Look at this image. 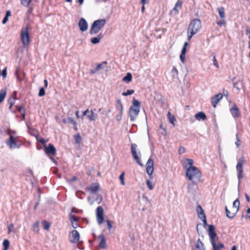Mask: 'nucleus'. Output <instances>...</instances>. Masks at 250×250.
<instances>
[{
	"mask_svg": "<svg viewBox=\"0 0 250 250\" xmlns=\"http://www.w3.org/2000/svg\"><path fill=\"white\" fill-rule=\"evenodd\" d=\"M187 168L186 175L188 180L191 181L194 185H197L201 181L202 172L197 167H188L185 166Z\"/></svg>",
	"mask_w": 250,
	"mask_h": 250,
	"instance_id": "1",
	"label": "nucleus"
},
{
	"mask_svg": "<svg viewBox=\"0 0 250 250\" xmlns=\"http://www.w3.org/2000/svg\"><path fill=\"white\" fill-rule=\"evenodd\" d=\"M141 108V103L135 97L132 99V104L129 109V116L131 121L133 122L138 116Z\"/></svg>",
	"mask_w": 250,
	"mask_h": 250,
	"instance_id": "2",
	"label": "nucleus"
},
{
	"mask_svg": "<svg viewBox=\"0 0 250 250\" xmlns=\"http://www.w3.org/2000/svg\"><path fill=\"white\" fill-rule=\"evenodd\" d=\"M106 23L105 19H99L93 21L91 25L89 33L90 35L96 34L99 32Z\"/></svg>",
	"mask_w": 250,
	"mask_h": 250,
	"instance_id": "3",
	"label": "nucleus"
},
{
	"mask_svg": "<svg viewBox=\"0 0 250 250\" xmlns=\"http://www.w3.org/2000/svg\"><path fill=\"white\" fill-rule=\"evenodd\" d=\"M6 144L10 148H19L24 145V143L20 140H16L12 135H10L9 138L5 142Z\"/></svg>",
	"mask_w": 250,
	"mask_h": 250,
	"instance_id": "4",
	"label": "nucleus"
},
{
	"mask_svg": "<svg viewBox=\"0 0 250 250\" xmlns=\"http://www.w3.org/2000/svg\"><path fill=\"white\" fill-rule=\"evenodd\" d=\"M245 159L243 156L241 157L237 161L236 166L237 172V178L238 179V188L240 184V180L243 178V165L245 163Z\"/></svg>",
	"mask_w": 250,
	"mask_h": 250,
	"instance_id": "5",
	"label": "nucleus"
},
{
	"mask_svg": "<svg viewBox=\"0 0 250 250\" xmlns=\"http://www.w3.org/2000/svg\"><path fill=\"white\" fill-rule=\"evenodd\" d=\"M201 28V21L200 20L195 19L190 21L188 28V30L196 34L200 31Z\"/></svg>",
	"mask_w": 250,
	"mask_h": 250,
	"instance_id": "6",
	"label": "nucleus"
},
{
	"mask_svg": "<svg viewBox=\"0 0 250 250\" xmlns=\"http://www.w3.org/2000/svg\"><path fill=\"white\" fill-rule=\"evenodd\" d=\"M21 39L23 45H28L30 42V35L28 31V27L26 26L25 28L22 27L21 29Z\"/></svg>",
	"mask_w": 250,
	"mask_h": 250,
	"instance_id": "7",
	"label": "nucleus"
},
{
	"mask_svg": "<svg viewBox=\"0 0 250 250\" xmlns=\"http://www.w3.org/2000/svg\"><path fill=\"white\" fill-rule=\"evenodd\" d=\"M137 145L136 144H132L131 146V152L133 158L136 161V163L140 166L143 167V164L142 163L140 157L141 152L139 151L138 153L137 152L136 148Z\"/></svg>",
	"mask_w": 250,
	"mask_h": 250,
	"instance_id": "8",
	"label": "nucleus"
},
{
	"mask_svg": "<svg viewBox=\"0 0 250 250\" xmlns=\"http://www.w3.org/2000/svg\"><path fill=\"white\" fill-rule=\"evenodd\" d=\"M146 171L147 174L149 175L150 179L153 178L152 174L154 171V161L149 157L146 164Z\"/></svg>",
	"mask_w": 250,
	"mask_h": 250,
	"instance_id": "9",
	"label": "nucleus"
},
{
	"mask_svg": "<svg viewBox=\"0 0 250 250\" xmlns=\"http://www.w3.org/2000/svg\"><path fill=\"white\" fill-rule=\"evenodd\" d=\"M44 151L46 155L48 156H55L57 153L56 148L52 144H49L44 146Z\"/></svg>",
	"mask_w": 250,
	"mask_h": 250,
	"instance_id": "10",
	"label": "nucleus"
},
{
	"mask_svg": "<svg viewBox=\"0 0 250 250\" xmlns=\"http://www.w3.org/2000/svg\"><path fill=\"white\" fill-rule=\"evenodd\" d=\"M217 235H209L210 241L213 247L214 250H220L221 249L224 248V246L222 243H216V241L218 240Z\"/></svg>",
	"mask_w": 250,
	"mask_h": 250,
	"instance_id": "11",
	"label": "nucleus"
},
{
	"mask_svg": "<svg viewBox=\"0 0 250 250\" xmlns=\"http://www.w3.org/2000/svg\"><path fill=\"white\" fill-rule=\"evenodd\" d=\"M104 211L103 208L101 206L98 207L96 209V214L97 221L99 225H101L104 221Z\"/></svg>",
	"mask_w": 250,
	"mask_h": 250,
	"instance_id": "12",
	"label": "nucleus"
},
{
	"mask_svg": "<svg viewBox=\"0 0 250 250\" xmlns=\"http://www.w3.org/2000/svg\"><path fill=\"white\" fill-rule=\"evenodd\" d=\"M196 211L198 213V217L202 220L204 225H207L206 216L201 206L198 204L197 206Z\"/></svg>",
	"mask_w": 250,
	"mask_h": 250,
	"instance_id": "13",
	"label": "nucleus"
},
{
	"mask_svg": "<svg viewBox=\"0 0 250 250\" xmlns=\"http://www.w3.org/2000/svg\"><path fill=\"white\" fill-rule=\"evenodd\" d=\"M100 189V185L97 182L93 183L86 188V190L91 194H96Z\"/></svg>",
	"mask_w": 250,
	"mask_h": 250,
	"instance_id": "14",
	"label": "nucleus"
},
{
	"mask_svg": "<svg viewBox=\"0 0 250 250\" xmlns=\"http://www.w3.org/2000/svg\"><path fill=\"white\" fill-rule=\"evenodd\" d=\"M231 116L235 119L239 118L241 116V112L235 104H234L229 109Z\"/></svg>",
	"mask_w": 250,
	"mask_h": 250,
	"instance_id": "15",
	"label": "nucleus"
},
{
	"mask_svg": "<svg viewBox=\"0 0 250 250\" xmlns=\"http://www.w3.org/2000/svg\"><path fill=\"white\" fill-rule=\"evenodd\" d=\"M78 26L80 29V30L81 32L86 31L88 29V23L87 21L83 18H82L79 20L78 22Z\"/></svg>",
	"mask_w": 250,
	"mask_h": 250,
	"instance_id": "16",
	"label": "nucleus"
},
{
	"mask_svg": "<svg viewBox=\"0 0 250 250\" xmlns=\"http://www.w3.org/2000/svg\"><path fill=\"white\" fill-rule=\"evenodd\" d=\"M223 98V94L219 93L215 95L211 98V104L213 107H216V104L219 102V101Z\"/></svg>",
	"mask_w": 250,
	"mask_h": 250,
	"instance_id": "17",
	"label": "nucleus"
},
{
	"mask_svg": "<svg viewBox=\"0 0 250 250\" xmlns=\"http://www.w3.org/2000/svg\"><path fill=\"white\" fill-rule=\"evenodd\" d=\"M80 235H69V240L73 243H77L78 245L83 243V241L80 240Z\"/></svg>",
	"mask_w": 250,
	"mask_h": 250,
	"instance_id": "18",
	"label": "nucleus"
},
{
	"mask_svg": "<svg viewBox=\"0 0 250 250\" xmlns=\"http://www.w3.org/2000/svg\"><path fill=\"white\" fill-rule=\"evenodd\" d=\"M192 250H205L204 245L200 239H198L195 243L194 247Z\"/></svg>",
	"mask_w": 250,
	"mask_h": 250,
	"instance_id": "19",
	"label": "nucleus"
},
{
	"mask_svg": "<svg viewBox=\"0 0 250 250\" xmlns=\"http://www.w3.org/2000/svg\"><path fill=\"white\" fill-rule=\"evenodd\" d=\"M104 36L102 33H100L97 36L92 38L90 39V42L93 44H98L100 42L101 39L103 38Z\"/></svg>",
	"mask_w": 250,
	"mask_h": 250,
	"instance_id": "20",
	"label": "nucleus"
},
{
	"mask_svg": "<svg viewBox=\"0 0 250 250\" xmlns=\"http://www.w3.org/2000/svg\"><path fill=\"white\" fill-rule=\"evenodd\" d=\"M98 239L100 240L99 247L103 249H106L107 247L106 239L104 235H99Z\"/></svg>",
	"mask_w": 250,
	"mask_h": 250,
	"instance_id": "21",
	"label": "nucleus"
},
{
	"mask_svg": "<svg viewBox=\"0 0 250 250\" xmlns=\"http://www.w3.org/2000/svg\"><path fill=\"white\" fill-rule=\"evenodd\" d=\"M195 118L198 121H204L207 119V116L203 111L198 112L195 115Z\"/></svg>",
	"mask_w": 250,
	"mask_h": 250,
	"instance_id": "22",
	"label": "nucleus"
},
{
	"mask_svg": "<svg viewBox=\"0 0 250 250\" xmlns=\"http://www.w3.org/2000/svg\"><path fill=\"white\" fill-rule=\"evenodd\" d=\"M182 4L183 1L182 0H178L171 10V12H173L175 14H177L179 11L178 8H181Z\"/></svg>",
	"mask_w": 250,
	"mask_h": 250,
	"instance_id": "23",
	"label": "nucleus"
},
{
	"mask_svg": "<svg viewBox=\"0 0 250 250\" xmlns=\"http://www.w3.org/2000/svg\"><path fill=\"white\" fill-rule=\"evenodd\" d=\"M14 74L16 76L17 80L20 82H21L23 81L24 78L25 77V73L24 72H22L21 73L22 76L21 77L20 76V75L19 74V68H16V70H15Z\"/></svg>",
	"mask_w": 250,
	"mask_h": 250,
	"instance_id": "24",
	"label": "nucleus"
},
{
	"mask_svg": "<svg viewBox=\"0 0 250 250\" xmlns=\"http://www.w3.org/2000/svg\"><path fill=\"white\" fill-rule=\"evenodd\" d=\"M219 17L221 19H223L226 18L225 13V8L223 6L217 8V9Z\"/></svg>",
	"mask_w": 250,
	"mask_h": 250,
	"instance_id": "25",
	"label": "nucleus"
},
{
	"mask_svg": "<svg viewBox=\"0 0 250 250\" xmlns=\"http://www.w3.org/2000/svg\"><path fill=\"white\" fill-rule=\"evenodd\" d=\"M225 211L227 217L229 219H233L237 212L236 211L234 212H231L228 209L227 206L225 207Z\"/></svg>",
	"mask_w": 250,
	"mask_h": 250,
	"instance_id": "26",
	"label": "nucleus"
},
{
	"mask_svg": "<svg viewBox=\"0 0 250 250\" xmlns=\"http://www.w3.org/2000/svg\"><path fill=\"white\" fill-rule=\"evenodd\" d=\"M116 108L119 112H123V105L121 99H117L116 101Z\"/></svg>",
	"mask_w": 250,
	"mask_h": 250,
	"instance_id": "27",
	"label": "nucleus"
},
{
	"mask_svg": "<svg viewBox=\"0 0 250 250\" xmlns=\"http://www.w3.org/2000/svg\"><path fill=\"white\" fill-rule=\"evenodd\" d=\"M132 80V76L131 73L127 72L126 75L122 79V81L125 82L126 83H130Z\"/></svg>",
	"mask_w": 250,
	"mask_h": 250,
	"instance_id": "28",
	"label": "nucleus"
},
{
	"mask_svg": "<svg viewBox=\"0 0 250 250\" xmlns=\"http://www.w3.org/2000/svg\"><path fill=\"white\" fill-rule=\"evenodd\" d=\"M104 66H102V64H99L98 63L96 67L94 69H90V74H94L96 73H97L100 69H104Z\"/></svg>",
	"mask_w": 250,
	"mask_h": 250,
	"instance_id": "29",
	"label": "nucleus"
},
{
	"mask_svg": "<svg viewBox=\"0 0 250 250\" xmlns=\"http://www.w3.org/2000/svg\"><path fill=\"white\" fill-rule=\"evenodd\" d=\"M208 234H217L215 232V227L213 225H209L208 228Z\"/></svg>",
	"mask_w": 250,
	"mask_h": 250,
	"instance_id": "30",
	"label": "nucleus"
},
{
	"mask_svg": "<svg viewBox=\"0 0 250 250\" xmlns=\"http://www.w3.org/2000/svg\"><path fill=\"white\" fill-rule=\"evenodd\" d=\"M6 95V88H2L0 91V103H2L4 100Z\"/></svg>",
	"mask_w": 250,
	"mask_h": 250,
	"instance_id": "31",
	"label": "nucleus"
},
{
	"mask_svg": "<svg viewBox=\"0 0 250 250\" xmlns=\"http://www.w3.org/2000/svg\"><path fill=\"white\" fill-rule=\"evenodd\" d=\"M240 201L238 199L235 200L233 203L232 208L235 209V211L238 212L239 209Z\"/></svg>",
	"mask_w": 250,
	"mask_h": 250,
	"instance_id": "32",
	"label": "nucleus"
},
{
	"mask_svg": "<svg viewBox=\"0 0 250 250\" xmlns=\"http://www.w3.org/2000/svg\"><path fill=\"white\" fill-rule=\"evenodd\" d=\"M42 225L44 229L48 230L51 226V223L45 220H43L42 221Z\"/></svg>",
	"mask_w": 250,
	"mask_h": 250,
	"instance_id": "33",
	"label": "nucleus"
},
{
	"mask_svg": "<svg viewBox=\"0 0 250 250\" xmlns=\"http://www.w3.org/2000/svg\"><path fill=\"white\" fill-rule=\"evenodd\" d=\"M32 0H21V4L24 7H29Z\"/></svg>",
	"mask_w": 250,
	"mask_h": 250,
	"instance_id": "34",
	"label": "nucleus"
},
{
	"mask_svg": "<svg viewBox=\"0 0 250 250\" xmlns=\"http://www.w3.org/2000/svg\"><path fill=\"white\" fill-rule=\"evenodd\" d=\"M168 118L169 119L170 123L172 125H174V122L176 121V119L174 116L172 115L171 113L169 112L167 114Z\"/></svg>",
	"mask_w": 250,
	"mask_h": 250,
	"instance_id": "35",
	"label": "nucleus"
},
{
	"mask_svg": "<svg viewBox=\"0 0 250 250\" xmlns=\"http://www.w3.org/2000/svg\"><path fill=\"white\" fill-rule=\"evenodd\" d=\"M69 219L71 222V224H74L73 222H78L79 218L76 217L74 215L70 214L69 216Z\"/></svg>",
	"mask_w": 250,
	"mask_h": 250,
	"instance_id": "36",
	"label": "nucleus"
},
{
	"mask_svg": "<svg viewBox=\"0 0 250 250\" xmlns=\"http://www.w3.org/2000/svg\"><path fill=\"white\" fill-rule=\"evenodd\" d=\"M69 219L71 222V224H74L73 222H78L79 218L76 217L74 215L70 214L69 216Z\"/></svg>",
	"mask_w": 250,
	"mask_h": 250,
	"instance_id": "37",
	"label": "nucleus"
},
{
	"mask_svg": "<svg viewBox=\"0 0 250 250\" xmlns=\"http://www.w3.org/2000/svg\"><path fill=\"white\" fill-rule=\"evenodd\" d=\"M10 245V243L9 240L7 239H4L2 243V245L3 246V250H7L9 248Z\"/></svg>",
	"mask_w": 250,
	"mask_h": 250,
	"instance_id": "38",
	"label": "nucleus"
},
{
	"mask_svg": "<svg viewBox=\"0 0 250 250\" xmlns=\"http://www.w3.org/2000/svg\"><path fill=\"white\" fill-rule=\"evenodd\" d=\"M134 92H135L134 90L129 89V90H127V91L126 92H123L122 95L124 96H127L130 95L134 94Z\"/></svg>",
	"mask_w": 250,
	"mask_h": 250,
	"instance_id": "39",
	"label": "nucleus"
},
{
	"mask_svg": "<svg viewBox=\"0 0 250 250\" xmlns=\"http://www.w3.org/2000/svg\"><path fill=\"white\" fill-rule=\"evenodd\" d=\"M8 233L10 234V233H15V228L14 224H10L8 226Z\"/></svg>",
	"mask_w": 250,
	"mask_h": 250,
	"instance_id": "40",
	"label": "nucleus"
},
{
	"mask_svg": "<svg viewBox=\"0 0 250 250\" xmlns=\"http://www.w3.org/2000/svg\"><path fill=\"white\" fill-rule=\"evenodd\" d=\"M15 107L17 109V110L20 113H22L24 111H25L24 106L23 105H16Z\"/></svg>",
	"mask_w": 250,
	"mask_h": 250,
	"instance_id": "41",
	"label": "nucleus"
},
{
	"mask_svg": "<svg viewBox=\"0 0 250 250\" xmlns=\"http://www.w3.org/2000/svg\"><path fill=\"white\" fill-rule=\"evenodd\" d=\"M186 52H186L184 50L181 51V54L180 55V59L183 63H184L185 62V55H186Z\"/></svg>",
	"mask_w": 250,
	"mask_h": 250,
	"instance_id": "42",
	"label": "nucleus"
},
{
	"mask_svg": "<svg viewBox=\"0 0 250 250\" xmlns=\"http://www.w3.org/2000/svg\"><path fill=\"white\" fill-rule=\"evenodd\" d=\"M45 94V91L44 88L43 87H41L39 89V92L38 93L39 97H42Z\"/></svg>",
	"mask_w": 250,
	"mask_h": 250,
	"instance_id": "43",
	"label": "nucleus"
},
{
	"mask_svg": "<svg viewBox=\"0 0 250 250\" xmlns=\"http://www.w3.org/2000/svg\"><path fill=\"white\" fill-rule=\"evenodd\" d=\"M74 139L76 144H80L82 140L80 133H78L74 136Z\"/></svg>",
	"mask_w": 250,
	"mask_h": 250,
	"instance_id": "44",
	"label": "nucleus"
},
{
	"mask_svg": "<svg viewBox=\"0 0 250 250\" xmlns=\"http://www.w3.org/2000/svg\"><path fill=\"white\" fill-rule=\"evenodd\" d=\"M17 100V97L14 98L10 97L8 100V103L10 104V106H12L15 104V101Z\"/></svg>",
	"mask_w": 250,
	"mask_h": 250,
	"instance_id": "45",
	"label": "nucleus"
},
{
	"mask_svg": "<svg viewBox=\"0 0 250 250\" xmlns=\"http://www.w3.org/2000/svg\"><path fill=\"white\" fill-rule=\"evenodd\" d=\"M96 111V109H94V110L92 109L90 111V114H88L87 115V118L89 119V120L90 121H94V117H93V111Z\"/></svg>",
	"mask_w": 250,
	"mask_h": 250,
	"instance_id": "46",
	"label": "nucleus"
},
{
	"mask_svg": "<svg viewBox=\"0 0 250 250\" xmlns=\"http://www.w3.org/2000/svg\"><path fill=\"white\" fill-rule=\"evenodd\" d=\"M146 184L149 190H152L153 189V188H154L153 186L152 185V183L150 180H146Z\"/></svg>",
	"mask_w": 250,
	"mask_h": 250,
	"instance_id": "47",
	"label": "nucleus"
},
{
	"mask_svg": "<svg viewBox=\"0 0 250 250\" xmlns=\"http://www.w3.org/2000/svg\"><path fill=\"white\" fill-rule=\"evenodd\" d=\"M72 213H81L83 212V210L81 209H79L76 208L75 207H72L71 209Z\"/></svg>",
	"mask_w": 250,
	"mask_h": 250,
	"instance_id": "48",
	"label": "nucleus"
},
{
	"mask_svg": "<svg viewBox=\"0 0 250 250\" xmlns=\"http://www.w3.org/2000/svg\"><path fill=\"white\" fill-rule=\"evenodd\" d=\"M171 73L173 77L177 76L178 74V71L177 68L175 67H173L171 70Z\"/></svg>",
	"mask_w": 250,
	"mask_h": 250,
	"instance_id": "49",
	"label": "nucleus"
},
{
	"mask_svg": "<svg viewBox=\"0 0 250 250\" xmlns=\"http://www.w3.org/2000/svg\"><path fill=\"white\" fill-rule=\"evenodd\" d=\"M103 200L102 195L101 194H98L97 197L94 199L95 201H97L98 204H100Z\"/></svg>",
	"mask_w": 250,
	"mask_h": 250,
	"instance_id": "50",
	"label": "nucleus"
},
{
	"mask_svg": "<svg viewBox=\"0 0 250 250\" xmlns=\"http://www.w3.org/2000/svg\"><path fill=\"white\" fill-rule=\"evenodd\" d=\"M226 23V21L225 19H221L220 21H218L216 22L217 24L220 27L222 25H225Z\"/></svg>",
	"mask_w": 250,
	"mask_h": 250,
	"instance_id": "51",
	"label": "nucleus"
},
{
	"mask_svg": "<svg viewBox=\"0 0 250 250\" xmlns=\"http://www.w3.org/2000/svg\"><path fill=\"white\" fill-rule=\"evenodd\" d=\"M124 176H125V173L124 172H123L119 176V179L120 180L121 183L122 185H125V181H124Z\"/></svg>",
	"mask_w": 250,
	"mask_h": 250,
	"instance_id": "52",
	"label": "nucleus"
},
{
	"mask_svg": "<svg viewBox=\"0 0 250 250\" xmlns=\"http://www.w3.org/2000/svg\"><path fill=\"white\" fill-rule=\"evenodd\" d=\"M123 112H119V113L116 115V118L117 122H120L122 118Z\"/></svg>",
	"mask_w": 250,
	"mask_h": 250,
	"instance_id": "53",
	"label": "nucleus"
},
{
	"mask_svg": "<svg viewBox=\"0 0 250 250\" xmlns=\"http://www.w3.org/2000/svg\"><path fill=\"white\" fill-rule=\"evenodd\" d=\"M38 141L40 142L41 143H42L43 145V147H44V146H46V143L48 141V140H45L43 138H41L39 140L37 139Z\"/></svg>",
	"mask_w": 250,
	"mask_h": 250,
	"instance_id": "54",
	"label": "nucleus"
},
{
	"mask_svg": "<svg viewBox=\"0 0 250 250\" xmlns=\"http://www.w3.org/2000/svg\"><path fill=\"white\" fill-rule=\"evenodd\" d=\"M0 75H1L2 78L3 79L5 78L7 76V68H4L2 71L0 72Z\"/></svg>",
	"mask_w": 250,
	"mask_h": 250,
	"instance_id": "55",
	"label": "nucleus"
},
{
	"mask_svg": "<svg viewBox=\"0 0 250 250\" xmlns=\"http://www.w3.org/2000/svg\"><path fill=\"white\" fill-rule=\"evenodd\" d=\"M33 229L35 232H37L39 231V223L38 222H36L33 224Z\"/></svg>",
	"mask_w": 250,
	"mask_h": 250,
	"instance_id": "56",
	"label": "nucleus"
},
{
	"mask_svg": "<svg viewBox=\"0 0 250 250\" xmlns=\"http://www.w3.org/2000/svg\"><path fill=\"white\" fill-rule=\"evenodd\" d=\"M186 160L188 162V165L189 166L188 167H196L195 166H193V161L191 159H187Z\"/></svg>",
	"mask_w": 250,
	"mask_h": 250,
	"instance_id": "57",
	"label": "nucleus"
},
{
	"mask_svg": "<svg viewBox=\"0 0 250 250\" xmlns=\"http://www.w3.org/2000/svg\"><path fill=\"white\" fill-rule=\"evenodd\" d=\"M195 34L194 32H192L191 31H188V41H190L191 38Z\"/></svg>",
	"mask_w": 250,
	"mask_h": 250,
	"instance_id": "58",
	"label": "nucleus"
},
{
	"mask_svg": "<svg viewBox=\"0 0 250 250\" xmlns=\"http://www.w3.org/2000/svg\"><path fill=\"white\" fill-rule=\"evenodd\" d=\"M68 123H71L73 124L74 125H75L77 124L76 122L74 121L73 118L68 117Z\"/></svg>",
	"mask_w": 250,
	"mask_h": 250,
	"instance_id": "59",
	"label": "nucleus"
},
{
	"mask_svg": "<svg viewBox=\"0 0 250 250\" xmlns=\"http://www.w3.org/2000/svg\"><path fill=\"white\" fill-rule=\"evenodd\" d=\"M185 151V148L183 146H181L179 147V149H178V153L179 154H182L183 153H184Z\"/></svg>",
	"mask_w": 250,
	"mask_h": 250,
	"instance_id": "60",
	"label": "nucleus"
},
{
	"mask_svg": "<svg viewBox=\"0 0 250 250\" xmlns=\"http://www.w3.org/2000/svg\"><path fill=\"white\" fill-rule=\"evenodd\" d=\"M87 201H88V202L89 203L90 205H92L94 204V202H95L94 199H93L90 196H88L87 197Z\"/></svg>",
	"mask_w": 250,
	"mask_h": 250,
	"instance_id": "61",
	"label": "nucleus"
},
{
	"mask_svg": "<svg viewBox=\"0 0 250 250\" xmlns=\"http://www.w3.org/2000/svg\"><path fill=\"white\" fill-rule=\"evenodd\" d=\"M28 7V9L26 12V15H29L32 13V12L33 11V7L29 6Z\"/></svg>",
	"mask_w": 250,
	"mask_h": 250,
	"instance_id": "62",
	"label": "nucleus"
},
{
	"mask_svg": "<svg viewBox=\"0 0 250 250\" xmlns=\"http://www.w3.org/2000/svg\"><path fill=\"white\" fill-rule=\"evenodd\" d=\"M106 223H107L108 229L110 230L112 227V222L110 220H107Z\"/></svg>",
	"mask_w": 250,
	"mask_h": 250,
	"instance_id": "63",
	"label": "nucleus"
},
{
	"mask_svg": "<svg viewBox=\"0 0 250 250\" xmlns=\"http://www.w3.org/2000/svg\"><path fill=\"white\" fill-rule=\"evenodd\" d=\"M246 211L248 214V215L246 216V218H248V219H250V208L248 207Z\"/></svg>",
	"mask_w": 250,
	"mask_h": 250,
	"instance_id": "64",
	"label": "nucleus"
}]
</instances>
